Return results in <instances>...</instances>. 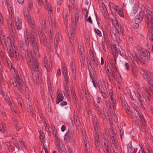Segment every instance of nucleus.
Listing matches in <instances>:
<instances>
[{"label":"nucleus","instance_id":"obj_1","mask_svg":"<svg viewBox=\"0 0 153 153\" xmlns=\"http://www.w3.org/2000/svg\"><path fill=\"white\" fill-rule=\"evenodd\" d=\"M24 37L26 46H28L29 45V41H31V45L34 53H37L39 51V48L37 45L36 36L34 34L31 33L27 28H26L24 31Z\"/></svg>","mask_w":153,"mask_h":153},{"label":"nucleus","instance_id":"obj_2","mask_svg":"<svg viewBox=\"0 0 153 153\" xmlns=\"http://www.w3.org/2000/svg\"><path fill=\"white\" fill-rule=\"evenodd\" d=\"M24 37L26 46H28L29 45V41H31V45L34 53H37L39 51V48L37 45L36 36L34 34L31 33L27 28H26L24 31Z\"/></svg>","mask_w":153,"mask_h":153},{"label":"nucleus","instance_id":"obj_3","mask_svg":"<svg viewBox=\"0 0 153 153\" xmlns=\"http://www.w3.org/2000/svg\"><path fill=\"white\" fill-rule=\"evenodd\" d=\"M32 52L31 51L27 52V56H26V59L28 64L31 69L35 71V70L37 72L40 73V70L39 67L37 59L34 58L32 54Z\"/></svg>","mask_w":153,"mask_h":153},{"label":"nucleus","instance_id":"obj_4","mask_svg":"<svg viewBox=\"0 0 153 153\" xmlns=\"http://www.w3.org/2000/svg\"><path fill=\"white\" fill-rule=\"evenodd\" d=\"M6 45L7 47V50L11 58H13L14 56H17V50L14 44L12 45L10 39L8 38L6 42Z\"/></svg>","mask_w":153,"mask_h":153},{"label":"nucleus","instance_id":"obj_5","mask_svg":"<svg viewBox=\"0 0 153 153\" xmlns=\"http://www.w3.org/2000/svg\"><path fill=\"white\" fill-rule=\"evenodd\" d=\"M141 9L142 10H145L146 12V14L145 15V20L148 24L149 21L151 22L150 20H153V16L150 14V13H152V9L150 7L143 4H141Z\"/></svg>","mask_w":153,"mask_h":153},{"label":"nucleus","instance_id":"obj_6","mask_svg":"<svg viewBox=\"0 0 153 153\" xmlns=\"http://www.w3.org/2000/svg\"><path fill=\"white\" fill-rule=\"evenodd\" d=\"M13 84L14 86L17 88L16 90H19L20 88H22L24 86L23 81L21 79V76L18 74L16 75V77L13 81Z\"/></svg>","mask_w":153,"mask_h":153},{"label":"nucleus","instance_id":"obj_7","mask_svg":"<svg viewBox=\"0 0 153 153\" xmlns=\"http://www.w3.org/2000/svg\"><path fill=\"white\" fill-rule=\"evenodd\" d=\"M39 38L41 43L45 47L48 48H50L51 45L50 43L47 42V39L45 34L42 32H41L39 34Z\"/></svg>","mask_w":153,"mask_h":153},{"label":"nucleus","instance_id":"obj_8","mask_svg":"<svg viewBox=\"0 0 153 153\" xmlns=\"http://www.w3.org/2000/svg\"><path fill=\"white\" fill-rule=\"evenodd\" d=\"M102 148L105 153H110L111 152L110 146L109 145V141L105 140L103 143L102 144Z\"/></svg>","mask_w":153,"mask_h":153},{"label":"nucleus","instance_id":"obj_9","mask_svg":"<svg viewBox=\"0 0 153 153\" xmlns=\"http://www.w3.org/2000/svg\"><path fill=\"white\" fill-rule=\"evenodd\" d=\"M100 8L103 14L105 19L106 21L109 20V16L108 15L107 9L104 3H102L100 5Z\"/></svg>","mask_w":153,"mask_h":153},{"label":"nucleus","instance_id":"obj_10","mask_svg":"<svg viewBox=\"0 0 153 153\" xmlns=\"http://www.w3.org/2000/svg\"><path fill=\"white\" fill-rule=\"evenodd\" d=\"M74 134V133L72 131L68 130L64 136V140L65 142L67 143H69L71 141Z\"/></svg>","mask_w":153,"mask_h":153},{"label":"nucleus","instance_id":"obj_11","mask_svg":"<svg viewBox=\"0 0 153 153\" xmlns=\"http://www.w3.org/2000/svg\"><path fill=\"white\" fill-rule=\"evenodd\" d=\"M112 24L115 27L117 31L119 34H121L123 35V27L119 25L118 23V21L116 19L112 20Z\"/></svg>","mask_w":153,"mask_h":153},{"label":"nucleus","instance_id":"obj_12","mask_svg":"<svg viewBox=\"0 0 153 153\" xmlns=\"http://www.w3.org/2000/svg\"><path fill=\"white\" fill-rule=\"evenodd\" d=\"M62 93L64 94H65L64 91L61 92L60 90H57L56 95V104H58L63 100L64 97L63 96Z\"/></svg>","mask_w":153,"mask_h":153},{"label":"nucleus","instance_id":"obj_13","mask_svg":"<svg viewBox=\"0 0 153 153\" xmlns=\"http://www.w3.org/2000/svg\"><path fill=\"white\" fill-rule=\"evenodd\" d=\"M15 22L17 30H21L22 27V21L18 16H16L15 18Z\"/></svg>","mask_w":153,"mask_h":153},{"label":"nucleus","instance_id":"obj_14","mask_svg":"<svg viewBox=\"0 0 153 153\" xmlns=\"http://www.w3.org/2000/svg\"><path fill=\"white\" fill-rule=\"evenodd\" d=\"M111 147L113 149V150L115 152L118 151L117 149V146L118 145L117 141V138L115 139H111Z\"/></svg>","mask_w":153,"mask_h":153},{"label":"nucleus","instance_id":"obj_15","mask_svg":"<svg viewBox=\"0 0 153 153\" xmlns=\"http://www.w3.org/2000/svg\"><path fill=\"white\" fill-rule=\"evenodd\" d=\"M54 137L55 140V144L58 149H63V146H64L63 143L61 142L57 136H55Z\"/></svg>","mask_w":153,"mask_h":153},{"label":"nucleus","instance_id":"obj_16","mask_svg":"<svg viewBox=\"0 0 153 153\" xmlns=\"http://www.w3.org/2000/svg\"><path fill=\"white\" fill-rule=\"evenodd\" d=\"M28 24L33 30L35 31L36 29V26L35 22L31 18L27 20Z\"/></svg>","mask_w":153,"mask_h":153},{"label":"nucleus","instance_id":"obj_17","mask_svg":"<svg viewBox=\"0 0 153 153\" xmlns=\"http://www.w3.org/2000/svg\"><path fill=\"white\" fill-rule=\"evenodd\" d=\"M14 22H15V19H13V17H10V19H7V23L9 30H12V29L14 28V26L13 25Z\"/></svg>","mask_w":153,"mask_h":153},{"label":"nucleus","instance_id":"obj_18","mask_svg":"<svg viewBox=\"0 0 153 153\" xmlns=\"http://www.w3.org/2000/svg\"><path fill=\"white\" fill-rule=\"evenodd\" d=\"M93 122L95 130L96 131V134H99V126L97 123V121L96 117H94L93 119Z\"/></svg>","mask_w":153,"mask_h":153},{"label":"nucleus","instance_id":"obj_19","mask_svg":"<svg viewBox=\"0 0 153 153\" xmlns=\"http://www.w3.org/2000/svg\"><path fill=\"white\" fill-rule=\"evenodd\" d=\"M71 70L72 73L73 77L74 79H76V67L75 62H74L73 61L71 62Z\"/></svg>","mask_w":153,"mask_h":153},{"label":"nucleus","instance_id":"obj_20","mask_svg":"<svg viewBox=\"0 0 153 153\" xmlns=\"http://www.w3.org/2000/svg\"><path fill=\"white\" fill-rule=\"evenodd\" d=\"M145 13L143 12H140L135 17V21L138 23L140 22L143 19Z\"/></svg>","mask_w":153,"mask_h":153},{"label":"nucleus","instance_id":"obj_21","mask_svg":"<svg viewBox=\"0 0 153 153\" xmlns=\"http://www.w3.org/2000/svg\"><path fill=\"white\" fill-rule=\"evenodd\" d=\"M62 73L63 74L64 78L65 80L66 83H68L69 82V77L68 74L67 69L65 67L62 68Z\"/></svg>","mask_w":153,"mask_h":153},{"label":"nucleus","instance_id":"obj_22","mask_svg":"<svg viewBox=\"0 0 153 153\" xmlns=\"http://www.w3.org/2000/svg\"><path fill=\"white\" fill-rule=\"evenodd\" d=\"M120 99L121 100V103L123 107L124 108L127 109L128 111H129L128 108L129 107L128 104L126 103V100L124 98V97L123 96H120Z\"/></svg>","mask_w":153,"mask_h":153},{"label":"nucleus","instance_id":"obj_23","mask_svg":"<svg viewBox=\"0 0 153 153\" xmlns=\"http://www.w3.org/2000/svg\"><path fill=\"white\" fill-rule=\"evenodd\" d=\"M30 10L28 8H25L24 11V15L27 20L31 18L30 15Z\"/></svg>","mask_w":153,"mask_h":153},{"label":"nucleus","instance_id":"obj_24","mask_svg":"<svg viewBox=\"0 0 153 153\" xmlns=\"http://www.w3.org/2000/svg\"><path fill=\"white\" fill-rule=\"evenodd\" d=\"M95 145L96 146L97 149H99L100 143L99 142V134H96L94 137Z\"/></svg>","mask_w":153,"mask_h":153},{"label":"nucleus","instance_id":"obj_25","mask_svg":"<svg viewBox=\"0 0 153 153\" xmlns=\"http://www.w3.org/2000/svg\"><path fill=\"white\" fill-rule=\"evenodd\" d=\"M8 10L9 12V16L11 18L13 17L14 16V11L13 8L11 5L9 4L7 6Z\"/></svg>","mask_w":153,"mask_h":153},{"label":"nucleus","instance_id":"obj_26","mask_svg":"<svg viewBox=\"0 0 153 153\" xmlns=\"http://www.w3.org/2000/svg\"><path fill=\"white\" fill-rule=\"evenodd\" d=\"M142 55L145 57L147 59H150V53L149 52L146 50H145L142 51Z\"/></svg>","mask_w":153,"mask_h":153},{"label":"nucleus","instance_id":"obj_27","mask_svg":"<svg viewBox=\"0 0 153 153\" xmlns=\"http://www.w3.org/2000/svg\"><path fill=\"white\" fill-rule=\"evenodd\" d=\"M81 56L80 57V60L82 66L84 68L85 67V60L84 53L81 54Z\"/></svg>","mask_w":153,"mask_h":153},{"label":"nucleus","instance_id":"obj_28","mask_svg":"<svg viewBox=\"0 0 153 153\" xmlns=\"http://www.w3.org/2000/svg\"><path fill=\"white\" fill-rule=\"evenodd\" d=\"M75 0H70L68 5L69 10L73 8L75 6Z\"/></svg>","mask_w":153,"mask_h":153},{"label":"nucleus","instance_id":"obj_29","mask_svg":"<svg viewBox=\"0 0 153 153\" xmlns=\"http://www.w3.org/2000/svg\"><path fill=\"white\" fill-rule=\"evenodd\" d=\"M48 20L49 23L52 26H55L56 22L54 19L52 18L50 16L48 17Z\"/></svg>","mask_w":153,"mask_h":153},{"label":"nucleus","instance_id":"obj_30","mask_svg":"<svg viewBox=\"0 0 153 153\" xmlns=\"http://www.w3.org/2000/svg\"><path fill=\"white\" fill-rule=\"evenodd\" d=\"M74 121L75 125L76 127L78 128L80 124L79 119L76 116L74 117Z\"/></svg>","mask_w":153,"mask_h":153},{"label":"nucleus","instance_id":"obj_31","mask_svg":"<svg viewBox=\"0 0 153 153\" xmlns=\"http://www.w3.org/2000/svg\"><path fill=\"white\" fill-rule=\"evenodd\" d=\"M109 132L110 135L111 139L117 138L116 134L113 130L111 129Z\"/></svg>","mask_w":153,"mask_h":153},{"label":"nucleus","instance_id":"obj_32","mask_svg":"<svg viewBox=\"0 0 153 153\" xmlns=\"http://www.w3.org/2000/svg\"><path fill=\"white\" fill-rule=\"evenodd\" d=\"M137 63V64L139 65H140L141 64H145L144 60V59L141 57L140 56L137 59V61H136Z\"/></svg>","mask_w":153,"mask_h":153},{"label":"nucleus","instance_id":"obj_33","mask_svg":"<svg viewBox=\"0 0 153 153\" xmlns=\"http://www.w3.org/2000/svg\"><path fill=\"white\" fill-rule=\"evenodd\" d=\"M93 106L95 110L97 111L98 114H100L101 113L102 111L98 106L94 102L93 104Z\"/></svg>","mask_w":153,"mask_h":153},{"label":"nucleus","instance_id":"obj_34","mask_svg":"<svg viewBox=\"0 0 153 153\" xmlns=\"http://www.w3.org/2000/svg\"><path fill=\"white\" fill-rule=\"evenodd\" d=\"M110 33L112 38L116 37V31L114 30L113 28H110Z\"/></svg>","mask_w":153,"mask_h":153},{"label":"nucleus","instance_id":"obj_35","mask_svg":"<svg viewBox=\"0 0 153 153\" xmlns=\"http://www.w3.org/2000/svg\"><path fill=\"white\" fill-rule=\"evenodd\" d=\"M132 68L131 72L133 76L135 77H137V67H132Z\"/></svg>","mask_w":153,"mask_h":153},{"label":"nucleus","instance_id":"obj_36","mask_svg":"<svg viewBox=\"0 0 153 153\" xmlns=\"http://www.w3.org/2000/svg\"><path fill=\"white\" fill-rule=\"evenodd\" d=\"M139 7L138 4H135L132 8V14H135L137 12Z\"/></svg>","mask_w":153,"mask_h":153},{"label":"nucleus","instance_id":"obj_37","mask_svg":"<svg viewBox=\"0 0 153 153\" xmlns=\"http://www.w3.org/2000/svg\"><path fill=\"white\" fill-rule=\"evenodd\" d=\"M11 37L13 39L16 38L18 37V35L16 33L15 30H13V29L12 30H10Z\"/></svg>","mask_w":153,"mask_h":153},{"label":"nucleus","instance_id":"obj_38","mask_svg":"<svg viewBox=\"0 0 153 153\" xmlns=\"http://www.w3.org/2000/svg\"><path fill=\"white\" fill-rule=\"evenodd\" d=\"M19 50L20 51V52L22 53V55L23 56H25L26 57V56H27V54H26V51L27 50L25 48H20Z\"/></svg>","mask_w":153,"mask_h":153},{"label":"nucleus","instance_id":"obj_39","mask_svg":"<svg viewBox=\"0 0 153 153\" xmlns=\"http://www.w3.org/2000/svg\"><path fill=\"white\" fill-rule=\"evenodd\" d=\"M82 12L85 15V19H87L88 17V11L87 9L86 8H83L82 9Z\"/></svg>","mask_w":153,"mask_h":153},{"label":"nucleus","instance_id":"obj_40","mask_svg":"<svg viewBox=\"0 0 153 153\" xmlns=\"http://www.w3.org/2000/svg\"><path fill=\"white\" fill-rule=\"evenodd\" d=\"M145 76H146L145 77H144L146 80L147 79H149V78H151L152 77V75L151 73L149 72L148 71H147V72L145 74Z\"/></svg>","mask_w":153,"mask_h":153},{"label":"nucleus","instance_id":"obj_41","mask_svg":"<svg viewBox=\"0 0 153 153\" xmlns=\"http://www.w3.org/2000/svg\"><path fill=\"white\" fill-rule=\"evenodd\" d=\"M106 91L107 93L109 94L110 97H113L112 90L111 89L109 90V87L108 86L106 88Z\"/></svg>","mask_w":153,"mask_h":153},{"label":"nucleus","instance_id":"obj_42","mask_svg":"<svg viewBox=\"0 0 153 153\" xmlns=\"http://www.w3.org/2000/svg\"><path fill=\"white\" fill-rule=\"evenodd\" d=\"M146 80L148 82L149 84L150 85V86L149 87V89H150V88H153V81L151 79V78L147 79Z\"/></svg>","mask_w":153,"mask_h":153},{"label":"nucleus","instance_id":"obj_43","mask_svg":"<svg viewBox=\"0 0 153 153\" xmlns=\"http://www.w3.org/2000/svg\"><path fill=\"white\" fill-rule=\"evenodd\" d=\"M105 104L107 108H109V109L111 110V102L108 100H107L105 102Z\"/></svg>","mask_w":153,"mask_h":153},{"label":"nucleus","instance_id":"obj_44","mask_svg":"<svg viewBox=\"0 0 153 153\" xmlns=\"http://www.w3.org/2000/svg\"><path fill=\"white\" fill-rule=\"evenodd\" d=\"M33 4L32 1L31 0H29L28 1V8H28L30 10L33 8Z\"/></svg>","mask_w":153,"mask_h":153},{"label":"nucleus","instance_id":"obj_45","mask_svg":"<svg viewBox=\"0 0 153 153\" xmlns=\"http://www.w3.org/2000/svg\"><path fill=\"white\" fill-rule=\"evenodd\" d=\"M38 79H36V80H35L34 82L35 83V84H36L37 85V84H39V83H42V77L40 76H38Z\"/></svg>","mask_w":153,"mask_h":153},{"label":"nucleus","instance_id":"obj_46","mask_svg":"<svg viewBox=\"0 0 153 153\" xmlns=\"http://www.w3.org/2000/svg\"><path fill=\"white\" fill-rule=\"evenodd\" d=\"M128 153H135V149L131 146H129L128 148Z\"/></svg>","mask_w":153,"mask_h":153},{"label":"nucleus","instance_id":"obj_47","mask_svg":"<svg viewBox=\"0 0 153 153\" xmlns=\"http://www.w3.org/2000/svg\"><path fill=\"white\" fill-rule=\"evenodd\" d=\"M143 88L144 90L148 94V95L147 96V98H148L149 100V97L150 96V94L149 93V91L148 89L146 87L143 86Z\"/></svg>","mask_w":153,"mask_h":153},{"label":"nucleus","instance_id":"obj_48","mask_svg":"<svg viewBox=\"0 0 153 153\" xmlns=\"http://www.w3.org/2000/svg\"><path fill=\"white\" fill-rule=\"evenodd\" d=\"M90 71V77L91 79H93V75L95 76L96 74V73L94 70H93L91 71Z\"/></svg>","mask_w":153,"mask_h":153},{"label":"nucleus","instance_id":"obj_49","mask_svg":"<svg viewBox=\"0 0 153 153\" xmlns=\"http://www.w3.org/2000/svg\"><path fill=\"white\" fill-rule=\"evenodd\" d=\"M44 66L45 67L48 72H50L51 69V67L48 63L44 65Z\"/></svg>","mask_w":153,"mask_h":153},{"label":"nucleus","instance_id":"obj_50","mask_svg":"<svg viewBox=\"0 0 153 153\" xmlns=\"http://www.w3.org/2000/svg\"><path fill=\"white\" fill-rule=\"evenodd\" d=\"M68 34L69 36V39H73V38L75 36V33L72 32L71 30L68 32Z\"/></svg>","mask_w":153,"mask_h":153},{"label":"nucleus","instance_id":"obj_51","mask_svg":"<svg viewBox=\"0 0 153 153\" xmlns=\"http://www.w3.org/2000/svg\"><path fill=\"white\" fill-rule=\"evenodd\" d=\"M132 56L133 59L136 61L140 56L138 54L134 53L132 55Z\"/></svg>","mask_w":153,"mask_h":153},{"label":"nucleus","instance_id":"obj_52","mask_svg":"<svg viewBox=\"0 0 153 153\" xmlns=\"http://www.w3.org/2000/svg\"><path fill=\"white\" fill-rule=\"evenodd\" d=\"M95 32L100 37L102 36V34L101 31L98 29L95 28L94 29Z\"/></svg>","mask_w":153,"mask_h":153},{"label":"nucleus","instance_id":"obj_53","mask_svg":"<svg viewBox=\"0 0 153 153\" xmlns=\"http://www.w3.org/2000/svg\"><path fill=\"white\" fill-rule=\"evenodd\" d=\"M4 35H1L0 36V42L1 43H4L6 44V42L7 40H6V41H5V38H4ZM8 38V37L7 38V39Z\"/></svg>","mask_w":153,"mask_h":153},{"label":"nucleus","instance_id":"obj_54","mask_svg":"<svg viewBox=\"0 0 153 153\" xmlns=\"http://www.w3.org/2000/svg\"><path fill=\"white\" fill-rule=\"evenodd\" d=\"M59 38V36L58 35H56L55 36V38L54 40V44L55 45H56L58 44V42L60 41Z\"/></svg>","mask_w":153,"mask_h":153},{"label":"nucleus","instance_id":"obj_55","mask_svg":"<svg viewBox=\"0 0 153 153\" xmlns=\"http://www.w3.org/2000/svg\"><path fill=\"white\" fill-rule=\"evenodd\" d=\"M111 101L112 103L113 106V108L115 107V104L116 102V100L113 97H110Z\"/></svg>","mask_w":153,"mask_h":153},{"label":"nucleus","instance_id":"obj_56","mask_svg":"<svg viewBox=\"0 0 153 153\" xmlns=\"http://www.w3.org/2000/svg\"><path fill=\"white\" fill-rule=\"evenodd\" d=\"M139 117L140 121L144 125H145V121L144 120V118L141 116V114L139 115Z\"/></svg>","mask_w":153,"mask_h":153},{"label":"nucleus","instance_id":"obj_57","mask_svg":"<svg viewBox=\"0 0 153 153\" xmlns=\"http://www.w3.org/2000/svg\"><path fill=\"white\" fill-rule=\"evenodd\" d=\"M129 61L131 68L136 66L134 62L131 59L129 60Z\"/></svg>","mask_w":153,"mask_h":153},{"label":"nucleus","instance_id":"obj_58","mask_svg":"<svg viewBox=\"0 0 153 153\" xmlns=\"http://www.w3.org/2000/svg\"><path fill=\"white\" fill-rule=\"evenodd\" d=\"M109 5L110 7L111 8L113 9L114 10H116V9H117L116 8L117 7L114 4L112 3H109Z\"/></svg>","mask_w":153,"mask_h":153},{"label":"nucleus","instance_id":"obj_59","mask_svg":"<svg viewBox=\"0 0 153 153\" xmlns=\"http://www.w3.org/2000/svg\"><path fill=\"white\" fill-rule=\"evenodd\" d=\"M116 11L118 13L119 16L121 17H123V12L119 9H116Z\"/></svg>","mask_w":153,"mask_h":153},{"label":"nucleus","instance_id":"obj_60","mask_svg":"<svg viewBox=\"0 0 153 153\" xmlns=\"http://www.w3.org/2000/svg\"><path fill=\"white\" fill-rule=\"evenodd\" d=\"M43 148L44 149V151H43L41 152V153H48L47 147L46 145L44 144L43 145Z\"/></svg>","mask_w":153,"mask_h":153},{"label":"nucleus","instance_id":"obj_61","mask_svg":"<svg viewBox=\"0 0 153 153\" xmlns=\"http://www.w3.org/2000/svg\"><path fill=\"white\" fill-rule=\"evenodd\" d=\"M47 10L48 11V13L50 15V16H51V15L52 14V7L50 6H48V7Z\"/></svg>","mask_w":153,"mask_h":153},{"label":"nucleus","instance_id":"obj_62","mask_svg":"<svg viewBox=\"0 0 153 153\" xmlns=\"http://www.w3.org/2000/svg\"><path fill=\"white\" fill-rule=\"evenodd\" d=\"M114 41L116 42L117 44H119L121 42V41L119 38H117V36L116 37L112 38Z\"/></svg>","mask_w":153,"mask_h":153},{"label":"nucleus","instance_id":"obj_63","mask_svg":"<svg viewBox=\"0 0 153 153\" xmlns=\"http://www.w3.org/2000/svg\"><path fill=\"white\" fill-rule=\"evenodd\" d=\"M10 151L12 152L13 150V147L10 143H8L7 144Z\"/></svg>","mask_w":153,"mask_h":153},{"label":"nucleus","instance_id":"obj_64","mask_svg":"<svg viewBox=\"0 0 153 153\" xmlns=\"http://www.w3.org/2000/svg\"><path fill=\"white\" fill-rule=\"evenodd\" d=\"M19 46L20 48H25V43L24 41L23 40H21L20 42Z\"/></svg>","mask_w":153,"mask_h":153}]
</instances>
